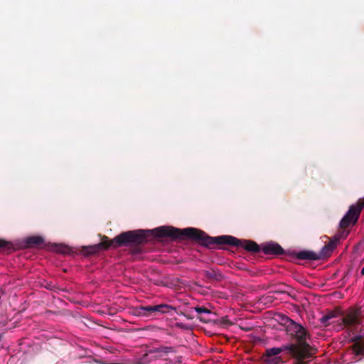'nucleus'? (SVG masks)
<instances>
[{"mask_svg":"<svg viewBox=\"0 0 364 364\" xmlns=\"http://www.w3.org/2000/svg\"><path fill=\"white\" fill-rule=\"evenodd\" d=\"M179 229L171 226H161L152 230H138L121 233L112 240L103 236L102 241L97 245L90 247L88 253L93 254L100 248L107 250L110 247H118L130 244L139 245L148 241L151 237H170L172 240L178 239Z\"/></svg>","mask_w":364,"mask_h":364,"instance_id":"obj_1","label":"nucleus"},{"mask_svg":"<svg viewBox=\"0 0 364 364\" xmlns=\"http://www.w3.org/2000/svg\"><path fill=\"white\" fill-rule=\"evenodd\" d=\"M191 239L200 244L213 248L215 245H230L236 247H242L246 250L252 252H258L259 246L252 240H240L232 236L223 235L215 237L208 236L204 232L193 228L179 229L178 239Z\"/></svg>","mask_w":364,"mask_h":364,"instance_id":"obj_2","label":"nucleus"},{"mask_svg":"<svg viewBox=\"0 0 364 364\" xmlns=\"http://www.w3.org/2000/svg\"><path fill=\"white\" fill-rule=\"evenodd\" d=\"M281 321L286 326L287 333L296 341L295 343L287 346H293V349H287V350L296 359V363L304 362V359L311 358L316 353V349L306 341L309 337L306 330L286 316H281Z\"/></svg>","mask_w":364,"mask_h":364,"instance_id":"obj_3","label":"nucleus"},{"mask_svg":"<svg viewBox=\"0 0 364 364\" xmlns=\"http://www.w3.org/2000/svg\"><path fill=\"white\" fill-rule=\"evenodd\" d=\"M340 239L341 238L336 235L329 240L318 254L313 251H301L297 253V258L300 259L318 260L328 257L337 247Z\"/></svg>","mask_w":364,"mask_h":364,"instance_id":"obj_4","label":"nucleus"},{"mask_svg":"<svg viewBox=\"0 0 364 364\" xmlns=\"http://www.w3.org/2000/svg\"><path fill=\"white\" fill-rule=\"evenodd\" d=\"M360 213L361 210L355 205H352L349 208L348 211L340 222V229L337 233L338 237L346 238L348 235L349 228L357 223Z\"/></svg>","mask_w":364,"mask_h":364,"instance_id":"obj_5","label":"nucleus"},{"mask_svg":"<svg viewBox=\"0 0 364 364\" xmlns=\"http://www.w3.org/2000/svg\"><path fill=\"white\" fill-rule=\"evenodd\" d=\"M171 310H176V309L168 304H159L146 306H137L134 309V315L141 317H149L156 314H167Z\"/></svg>","mask_w":364,"mask_h":364,"instance_id":"obj_6","label":"nucleus"},{"mask_svg":"<svg viewBox=\"0 0 364 364\" xmlns=\"http://www.w3.org/2000/svg\"><path fill=\"white\" fill-rule=\"evenodd\" d=\"M341 328H350L362 323L361 310L358 308L349 309L346 313L340 318Z\"/></svg>","mask_w":364,"mask_h":364,"instance_id":"obj_7","label":"nucleus"},{"mask_svg":"<svg viewBox=\"0 0 364 364\" xmlns=\"http://www.w3.org/2000/svg\"><path fill=\"white\" fill-rule=\"evenodd\" d=\"M292 346H282L280 348H271L265 350L262 355V360L264 364H281L283 363V358L279 355L282 352L287 349H293Z\"/></svg>","mask_w":364,"mask_h":364,"instance_id":"obj_8","label":"nucleus"},{"mask_svg":"<svg viewBox=\"0 0 364 364\" xmlns=\"http://www.w3.org/2000/svg\"><path fill=\"white\" fill-rule=\"evenodd\" d=\"M262 251L266 255H279L283 254L282 247L277 243L270 242L262 247Z\"/></svg>","mask_w":364,"mask_h":364,"instance_id":"obj_9","label":"nucleus"},{"mask_svg":"<svg viewBox=\"0 0 364 364\" xmlns=\"http://www.w3.org/2000/svg\"><path fill=\"white\" fill-rule=\"evenodd\" d=\"M173 351V348L171 347H166L161 346L159 348H153L149 350V354L156 353L159 354V355H162L164 354H167L169 352Z\"/></svg>","mask_w":364,"mask_h":364,"instance_id":"obj_10","label":"nucleus"},{"mask_svg":"<svg viewBox=\"0 0 364 364\" xmlns=\"http://www.w3.org/2000/svg\"><path fill=\"white\" fill-rule=\"evenodd\" d=\"M26 242L29 246H39L43 245V240L41 237L33 236L28 237L26 240Z\"/></svg>","mask_w":364,"mask_h":364,"instance_id":"obj_11","label":"nucleus"},{"mask_svg":"<svg viewBox=\"0 0 364 364\" xmlns=\"http://www.w3.org/2000/svg\"><path fill=\"white\" fill-rule=\"evenodd\" d=\"M352 349L356 355H361L364 353V343L355 342L352 346Z\"/></svg>","mask_w":364,"mask_h":364,"instance_id":"obj_12","label":"nucleus"},{"mask_svg":"<svg viewBox=\"0 0 364 364\" xmlns=\"http://www.w3.org/2000/svg\"><path fill=\"white\" fill-rule=\"evenodd\" d=\"M13 249L11 242L0 238V252L11 251Z\"/></svg>","mask_w":364,"mask_h":364,"instance_id":"obj_13","label":"nucleus"},{"mask_svg":"<svg viewBox=\"0 0 364 364\" xmlns=\"http://www.w3.org/2000/svg\"><path fill=\"white\" fill-rule=\"evenodd\" d=\"M55 251L63 255H69L72 252L70 247L64 245H55Z\"/></svg>","mask_w":364,"mask_h":364,"instance_id":"obj_14","label":"nucleus"},{"mask_svg":"<svg viewBox=\"0 0 364 364\" xmlns=\"http://www.w3.org/2000/svg\"><path fill=\"white\" fill-rule=\"evenodd\" d=\"M335 317V314L333 312H329L327 314L323 316L321 318V322L325 326L329 325L328 321Z\"/></svg>","mask_w":364,"mask_h":364,"instance_id":"obj_15","label":"nucleus"},{"mask_svg":"<svg viewBox=\"0 0 364 364\" xmlns=\"http://www.w3.org/2000/svg\"><path fill=\"white\" fill-rule=\"evenodd\" d=\"M355 205L362 211L364 208V198L359 199Z\"/></svg>","mask_w":364,"mask_h":364,"instance_id":"obj_16","label":"nucleus"},{"mask_svg":"<svg viewBox=\"0 0 364 364\" xmlns=\"http://www.w3.org/2000/svg\"><path fill=\"white\" fill-rule=\"evenodd\" d=\"M196 312H198L199 314L209 312V311L205 307H196Z\"/></svg>","mask_w":364,"mask_h":364,"instance_id":"obj_17","label":"nucleus"},{"mask_svg":"<svg viewBox=\"0 0 364 364\" xmlns=\"http://www.w3.org/2000/svg\"><path fill=\"white\" fill-rule=\"evenodd\" d=\"M363 336H354L353 338H352V341L354 342V343L355 342H362L361 341V338H362Z\"/></svg>","mask_w":364,"mask_h":364,"instance_id":"obj_18","label":"nucleus"},{"mask_svg":"<svg viewBox=\"0 0 364 364\" xmlns=\"http://www.w3.org/2000/svg\"><path fill=\"white\" fill-rule=\"evenodd\" d=\"M5 294L4 289L0 288V298Z\"/></svg>","mask_w":364,"mask_h":364,"instance_id":"obj_19","label":"nucleus"},{"mask_svg":"<svg viewBox=\"0 0 364 364\" xmlns=\"http://www.w3.org/2000/svg\"><path fill=\"white\" fill-rule=\"evenodd\" d=\"M361 274L364 275V267L361 269Z\"/></svg>","mask_w":364,"mask_h":364,"instance_id":"obj_20","label":"nucleus"},{"mask_svg":"<svg viewBox=\"0 0 364 364\" xmlns=\"http://www.w3.org/2000/svg\"><path fill=\"white\" fill-rule=\"evenodd\" d=\"M296 364H307L306 362H300L299 363H296Z\"/></svg>","mask_w":364,"mask_h":364,"instance_id":"obj_21","label":"nucleus"},{"mask_svg":"<svg viewBox=\"0 0 364 364\" xmlns=\"http://www.w3.org/2000/svg\"><path fill=\"white\" fill-rule=\"evenodd\" d=\"M2 336L0 335V341H1Z\"/></svg>","mask_w":364,"mask_h":364,"instance_id":"obj_22","label":"nucleus"},{"mask_svg":"<svg viewBox=\"0 0 364 364\" xmlns=\"http://www.w3.org/2000/svg\"><path fill=\"white\" fill-rule=\"evenodd\" d=\"M362 336H364V329L363 331V335Z\"/></svg>","mask_w":364,"mask_h":364,"instance_id":"obj_23","label":"nucleus"}]
</instances>
